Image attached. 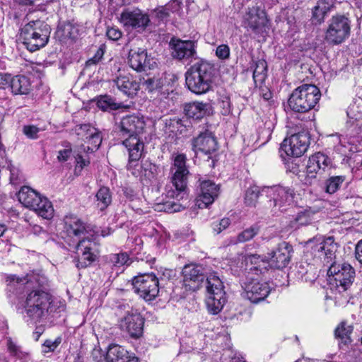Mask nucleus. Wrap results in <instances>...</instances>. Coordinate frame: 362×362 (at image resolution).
I'll return each instance as SVG.
<instances>
[{
  "label": "nucleus",
  "mask_w": 362,
  "mask_h": 362,
  "mask_svg": "<svg viewBox=\"0 0 362 362\" xmlns=\"http://www.w3.org/2000/svg\"><path fill=\"white\" fill-rule=\"evenodd\" d=\"M50 33V27L47 23L41 21H33L21 29L20 37L27 49L35 52L47 44Z\"/></svg>",
  "instance_id": "obj_4"
},
{
  "label": "nucleus",
  "mask_w": 362,
  "mask_h": 362,
  "mask_svg": "<svg viewBox=\"0 0 362 362\" xmlns=\"http://www.w3.org/2000/svg\"><path fill=\"white\" fill-rule=\"evenodd\" d=\"M242 287L243 289V297L249 300L252 303H257L264 300L271 291V288L268 283L260 282L254 279L244 282Z\"/></svg>",
  "instance_id": "obj_11"
},
{
  "label": "nucleus",
  "mask_w": 362,
  "mask_h": 362,
  "mask_svg": "<svg viewBox=\"0 0 362 362\" xmlns=\"http://www.w3.org/2000/svg\"><path fill=\"white\" fill-rule=\"evenodd\" d=\"M260 194L257 186H251L247 189L244 197V203L246 206L253 207L256 206Z\"/></svg>",
  "instance_id": "obj_42"
},
{
  "label": "nucleus",
  "mask_w": 362,
  "mask_h": 362,
  "mask_svg": "<svg viewBox=\"0 0 362 362\" xmlns=\"http://www.w3.org/2000/svg\"><path fill=\"white\" fill-rule=\"evenodd\" d=\"M181 2L178 0H172L166 6V10L175 12L180 8Z\"/></svg>",
  "instance_id": "obj_61"
},
{
  "label": "nucleus",
  "mask_w": 362,
  "mask_h": 362,
  "mask_svg": "<svg viewBox=\"0 0 362 362\" xmlns=\"http://www.w3.org/2000/svg\"><path fill=\"white\" fill-rule=\"evenodd\" d=\"M267 189V193L272 197V199L269 202V206L272 207V212L276 214L279 211L286 210V206L288 205L293 199L292 192L290 189L279 186Z\"/></svg>",
  "instance_id": "obj_15"
},
{
  "label": "nucleus",
  "mask_w": 362,
  "mask_h": 362,
  "mask_svg": "<svg viewBox=\"0 0 362 362\" xmlns=\"http://www.w3.org/2000/svg\"><path fill=\"white\" fill-rule=\"evenodd\" d=\"M260 231V227L257 224H253L238 233L235 243H243L254 238Z\"/></svg>",
  "instance_id": "obj_35"
},
{
  "label": "nucleus",
  "mask_w": 362,
  "mask_h": 362,
  "mask_svg": "<svg viewBox=\"0 0 362 362\" xmlns=\"http://www.w3.org/2000/svg\"><path fill=\"white\" fill-rule=\"evenodd\" d=\"M129 256L127 253L110 254L105 257L106 264L111 267H120L129 261Z\"/></svg>",
  "instance_id": "obj_36"
},
{
  "label": "nucleus",
  "mask_w": 362,
  "mask_h": 362,
  "mask_svg": "<svg viewBox=\"0 0 362 362\" xmlns=\"http://www.w3.org/2000/svg\"><path fill=\"white\" fill-rule=\"evenodd\" d=\"M230 224V221L228 218H222L218 223L215 222L213 223V229L217 233H220L222 230H225Z\"/></svg>",
  "instance_id": "obj_50"
},
{
  "label": "nucleus",
  "mask_w": 362,
  "mask_h": 362,
  "mask_svg": "<svg viewBox=\"0 0 362 362\" xmlns=\"http://www.w3.org/2000/svg\"><path fill=\"white\" fill-rule=\"evenodd\" d=\"M61 343V339L57 338L54 341L50 339L46 340L42 344V352L46 354L54 351Z\"/></svg>",
  "instance_id": "obj_48"
},
{
  "label": "nucleus",
  "mask_w": 362,
  "mask_h": 362,
  "mask_svg": "<svg viewBox=\"0 0 362 362\" xmlns=\"http://www.w3.org/2000/svg\"><path fill=\"white\" fill-rule=\"evenodd\" d=\"M93 245L94 243L88 238L78 240L76 245V252L78 257L76 264L78 268H85L95 261V255L92 252Z\"/></svg>",
  "instance_id": "obj_19"
},
{
  "label": "nucleus",
  "mask_w": 362,
  "mask_h": 362,
  "mask_svg": "<svg viewBox=\"0 0 362 362\" xmlns=\"http://www.w3.org/2000/svg\"><path fill=\"white\" fill-rule=\"evenodd\" d=\"M39 132L40 129L35 125H25L23 127V134L31 139H37Z\"/></svg>",
  "instance_id": "obj_49"
},
{
  "label": "nucleus",
  "mask_w": 362,
  "mask_h": 362,
  "mask_svg": "<svg viewBox=\"0 0 362 362\" xmlns=\"http://www.w3.org/2000/svg\"><path fill=\"white\" fill-rule=\"evenodd\" d=\"M267 65L264 59L257 60L253 71V78L255 83L264 81L267 75Z\"/></svg>",
  "instance_id": "obj_43"
},
{
  "label": "nucleus",
  "mask_w": 362,
  "mask_h": 362,
  "mask_svg": "<svg viewBox=\"0 0 362 362\" xmlns=\"http://www.w3.org/2000/svg\"><path fill=\"white\" fill-rule=\"evenodd\" d=\"M315 212L309 209H305L297 214L292 222L293 227L299 226H305L311 223Z\"/></svg>",
  "instance_id": "obj_41"
},
{
  "label": "nucleus",
  "mask_w": 362,
  "mask_h": 362,
  "mask_svg": "<svg viewBox=\"0 0 362 362\" xmlns=\"http://www.w3.org/2000/svg\"><path fill=\"white\" fill-rule=\"evenodd\" d=\"M355 255L356 259L362 264V240H361L356 245Z\"/></svg>",
  "instance_id": "obj_63"
},
{
  "label": "nucleus",
  "mask_w": 362,
  "mask_h": 362,
  "mask_svg": "<svg viewBox=\"0 0 362 362\" xmlns=\"http://www.w3.org/2000/svg\"><path fill=\"white\" fill-rule=\"evenodd\" d=\"M106 35L110 40L116 41L121 38L122 33L118 28H110L107 30Z\"/></svg>",
  "instance_id": "obj_54"
},
{
  "label": "nucleus",
  "mask_w": 362,
  "mask_h": 362,
  "mask_svg": "<svg viewBox=\"0 0 362 362\" xmlns=\"http://www.w3.org/2000/svg\"><path fill=\"white\" fill-rule=\"evenodd\" d=\"M9 170H10V180L11 182L13 185L16 184L18 180V170L13 166H9Z\"/></svg>",
  "instance_id": "obj_62"
},
{
  "label": "nucleus",
  "mask_w": 362,
  "mask_h": 362,
  "mask_svg": "<svg viewBox=\"0 0 362 362\" xmlns=\"http://www.w3.org/2000/svg\"><path fill=\"white\" fill-rule=\"evenodd\" d=\"M120 22L127 29L144 30L150 22L148 16L140 9L127 8L120 16Z\"/></svg>",
  "instance_id": "obj_12"
},
{
  "label": "nucleus",
  "mask_w": 362,
  "mask_h": 362,
  "mask_svg": "<svg viewBox=\"0 0 362 362\" xmlns=\"http://www.w3.org/2000/svg\"><path fill=\"white\" fill-rule=\"evenodd\" d=\"M91 356L95 362H107V353L105 354L100 349H94Z\"/></svg>",
  "instance_id": "obj_52"
},
{
  "label": "nucleus",
  "mask_w": 362,
  "mask_h": 362,
  "mask_svg": "<svg viewBox=\"0 0 362 362\" xmlns=\"http://www.w3.org/2000/svg\"><path fill=\"white\" fill-rule=\"evenodd\" d=\"M214 66L204 61L191 66L185 73V82L188 89L197 95L209 92L212 88Z\"/></svg>",
  "instance_id": "obj_3"
},
{
  "label": "nucleus",
  "mask_w": 362,
  "mask_h": 362,
  "mask_svg": "<svg viewBox=\"0 0 362 362\" xmlns=\"http://www.w3.org/2000/svg\"><path fill=\"white\" fill-rule=\"evenodd\" d=\"M77 165H79L81 168L86 166L89 163V160L84 158L81 154L78 153L76 157Z\"/></svg>",
  "instance_id": "obj_64"
},
{
  "label": "nucleus",
  "mask_w": 362,
  "mask_h": 362,
  "mask_svg": "<svg viewBox=\"0 0 362 362\" xmlns=\"http://www.w3.org/2000/svg\"><path fill=\"white\" fill-rule=\"evenodd\" d=\"M246 21L247 25L256 33H262L267 23L266 16L263 12L258 13L250 11Z\"/></svg>",
  "instance_id": "obj_27"
},
{
  "label": "nucleus",
  "mask_w": 362,
  "mask_h": 362,
  "mask_svg": "<svg viewBox=\"0 0 362 362\" xmlns=\"http://www.w3.org/2000/svg\"><path fill=\"white\" fill-rule=\"evenodd\" d=\"M97 105L103 111L115 110L121 107L119 103H117L113 98L107 95L100 96Z\"/></svg>",
  "instance_id": "obj_39"
},
{
  "label": "nucleus",
  "mask_w": 362,
  "mask_h": 362,
  "mask_svg": "<svg viewBox=\"0 0 362 362\" xmlns=\"http://www.w3.org/2000/svg\"><path fill=\"white\" fill-rule=\"evenodd\" d=\"M194 150L201 151L205 154H211L217 149V141L211 134L208 131L201 133L193 141Z\"/></svg>",
  "instance_id": "obj_22"
},
{
  "label": "nucleus",
  "mask_w": 362,
  "mask_h": 362,
  "mask_svg": "<svg viewBox=\"0 0 362 362\" xmlns=\"http://www.w3.org/2000/svg\"><path fill=\"white\" fill-rule=\"evenodd\" d=\"M87 141L89 144H90V146H85L84 145H81L78 150L79 153H81L82 151L93 152L97 150L102 142V138L100 136V132L95 129V132H93V135L89 136Z\"/></svg>",
  "instance_id": "obj_38"
},
{
  "label": "nucleus",
  "mask_w": 362,
  "mask_h": 362,
  "mask_svg": "<svg viewBox=\"0 0 362 362\" xmlns=\"http://www.w3.org/2000/svg\"><path fill=\"white\" fill-rule=\"evenodd\" d=\"M216 54L219 59H228L230 55L229 47L227 45H221L218 46L216 50Z\"/></svg>",
  "instance_id": "obj_51"
},
{
  "label": "nucleus",
  "mask_w": 362,
  "mask_h": 362,
  "mask_svg": "<svg viewBox=\"0 0 362 362\" xmlns=\"http://www.w3.org/2000/svg\"><path fill=\"white\" fill-rule=\"evenodd\" d=\"M41 195L29 187H23L18 192L19 202L25 207L33 209L37 206V202L41 198Z\"/></svg>",
  "instance_id": "obj_25"
},
{
  "label": "nucleus",
  "mask_w": 362,
  "mask_h": 362,
  "mask_svg": "<svg viewBox=\"0 0 362 362\" xmlns=\"http://www.w3.org/2000/svg\"><path fill=\"white\" fill-rule=\"evenodd\" d=\"M149 61L145 49L134 47L129 51L128 63L136 71H145L146 67L150 68Z\"/></svg>",
  "instance_id": "obj_21"
},
{
  "label": "nucleus",
  "mask_w": 362,
  "mask_h": 362,
  "mask_svg": "<svg viewBox=\"0 0 362 362\" xmlns=\"http://www.w3.org/2000/svg\"><path fill=\"white\" fill-rule=\"evenodd\" d=\"M145 127L144 117L136 115L123 117L117 124L119 134L126 137L122 144L128 151V170L136 165L143 155L144 144L140 136L144 132Z\"/></svg>",
  "instance_id": "obj_2"
},
{
  "label": "nucleus",
  "mask_w": 362,
  "mask_h": 362,
  "mask_svg": "<svg viewBox=\"0 0 362 362\" xmlns=\"http://www.w3.org/2000/svg\"><path fill=\"white\" fill-rule=\"evenodd\" d=\"M351 21L345 15H336L329 21L325 34L327 42L338 45L343 42L350 35Z\"/></svg>",
  "instance_id": "obj_8"
},
{
  "label": "nucleus",
  "mask_w": 362,
  "mask_h": 362,
  "mask_svg": "<svg viewBox=\"0 0 362 362\" xmlns=\"http://www.w3.org/2000/svg\"><path fill=\"white\" fill-rule=\"evenodd\" d=\"M183 284L187 290L196 291L204 282L205 275L199 265H186L182 269Z\"/></svg>",
  "instance_id": "obj_17"
},
{
  "label": "nucleus",
  "mask_w": 362,
  "mask_h": 362,
  "mask_svg": "<svg viewBox=\"0 0 362 362\" xmlns=\"http://www.w3.org/2000/svg\"><path fill=\"white\" fill-rule=\"evenodd\" d=\"M143 85L148 91H152L158 87L159 83L158 80L153 78H148L144 81Z\"/></svg>",
  "instance_id": "obj_57"
},
{
  "label": "nucleus",
  "mask_w": 362,
  "mask_h": 362,
  "mask_svg": "<svg viewBox=\"0 0 362 362\" xmlns=\"http://www.w3.org/2000/svg\"><path fill=\"white\" fill-rule=\"evenodd\" d=\"M347 127L351 135L358 134L362 125V107L356 103L351 104L346 111Z\"/></svg>",
  "instance_id": "obj_23"
},
{
  "label": "nucleus",
  "mask_w": 362,
  "mask_h": 362,
  "mask_svg": "<svg viewBox=\"0 0 362 362\" xmlns=\"http://www.w3.org/2000/svg\"><path fill=\"white\" fill-rule=\"evenodd\" d=\"M114 83L119 90L128 96H133L136 94L139 89V85L129 76H119L114 80Z\"/></svg>",
  "instance_id": "obj_26"
},
{
  "label": "nucleus",
  "mask_w": 362,
  "mask_h": 362,
  "mask_svg": "<svg viewBox=\"0 0 362 362\" xmlns=\"http://www.w3.org/2000/svg\"><path fill=\"white\" fill-rule=\"evenodd\" d=\"M169 126L173 127L174 129H177V131H180V133H182V129H180V128L184 127L185 125L182 119L175 117L170 119Z\"/></svg>",
  "instance_id": "obj_59"
},
{
  "label": "nucleus",
  "mask_w": 362,
  "mask_h": 362,
  "mask_svg": "<svg viewBox=\"0 0 362 362\" xmlns=\"http://www.w3.org/2000/svg\"><path fill=\"white\" fill-rule=\"evenodd\" d=\"M309 144L308 134L301 132L285 139L281 144V148L288 156L300 157L307 151Z\"/></svg>",
  "instance_id": "obj_10"
},
{
  "label": "nucleus",
  "mask_w": 362,
  "mask_h": 362,
  "mask_svg": "<svg viewBox=\"0 0 362 362\" xmlns=\"http://www.w3.org/2000/svg\"><path fill=\"white\" fill-rule=\"evenodd\" d=\"M352 332L351 326L346 325L344 322L340 324L335 329V336L340 339L339 346L342 348L351 342L350 334Z\"/></svg>",
  "instance_id": "obj_33"
},
{
  "label": "nucleus",
  "mask_w": 362,
  "mask_h": 362,
  "mask_svg": "<svg viewBox=\"0 0 362 362\" xmlns=\"http://www.w3.org/2000/svg\"><path fill=\"white\" fill-rule=\"evenodd\" d=\"M120 328L132 338H139L143 333L144 319L136 310L127 311L119 321Z\"/></svg>",
  "instance_id": "obj_14"
},
{
  "label": "nucleus",
  "mask_w": 362,
  "mask_h": 362,
  "mask_svg": "<svg viewBox=\"0 0 362 362\" xmlns=\"http://www.w3.org/2000/svg\"><path fill=\"white\" fill-rule=\"evenodd\" d=\"M315 158L317 159H320V157H322L323 158L322 160H322V162H317V164L318 165L320 166V170H325L326 168H327L329 165H330V159L327 156H325V154L323 153H315Z\"/></svg>",
  "instance_id": "obj_56"
},
{
  "label": "nucleus",
  "mask_w": 362,
  "mask_h": 362,
  "mask_svg": "<svg viewBox=\"0 0 362 362\" xmlns=\"http://www.w3.org/2000/svg\"><path fill=\"white\" fill-rule=\"evenodd\" d=\"M186 160L185 155L178 154L175 157L173 165L171 168L173 173V183L179 192H183L187 187L189 172L186 166Z\"/></svg>",
  "instance_id": "obj_13"
},
{
  "label": "nucleus",
  "mask_w": 362,
  "mask_h": 362,
  "mask_svg": "<svg viewBox=\"0 0 362 362\" xmlns=\"http://www.w3.org/2000/svg\"><path fill=\"white\" fill-rule=\"evenodd\" d=\"M74 131L81 139L87 140L90 135H93V132H95V128L89 124H83L76 126Z\"/></svg>",
  "instance_id": "obj_46"
},
{
  "label": "nucleus",
  "mask_w": 362,
  "mask_h": 362,
  "mask_svg": "<svg viewBox=\"0 0 362 362\" xmlns=\"http://www.w3.org/2000/svg\"><path fill=\"white\" fill-rule=\"evenodd\" d=\"M206 291L208 297L206 300L209 313L216 315L223 309L226 302L224 286L219 277L210 274L206 279Z\"/></svg>",
  "instance_id": "obj_7"
},
{
  "label": "nucleus",
  "mask_w": 362,
  "mask_h": 362,
  "mask_svg": "<svg viewBox=\"0 0 362 362\" xmlns=\"http://www.w3.org/2000/svg\"><path fill=\"white\" fill-rule=\"evenodd\" d=\"M320 96V91L316 86L303 84L293 91L288 103L293 111L307 112L315 106Z\"/></svg>",
  "instance_id": "obj_5"
},
{
  "label": "nucleus",
  "mask_w": 362,
  "mask_h": 362,
  "mask_svg": "<svg viewBox=\"0 0 362 362\" xmlns=\"http://www.w3.org/2000/svg\"><path fill=\"white\" fill-rule=\"evenodd\" d=\"M51 303V296L48 293L33 290L28 294L24 308L32 320L39 322L47 315Z\"/></svg>",
  "instance_id": "obj_6"
},
{
  "label": "nucleus",
  "mask_w": 362,
  "mask_h": 362,
  "mask_svg": "<svg viewBox=\"0 0 362 362\" xmlns=\"http://www.w3.org/2000/svg\"><path fill=\"white\" fill-rule=\"evenodd\" d=\"M247 261L253 265L250 268L251 272H254L257 274L258 272L262 274L264 272V271L267 270L265 267L267 262L258 255H248L247 257Z\"/></svg>",
  "instance_id": "obj_40"
},
{
  "label": "nucleus",
  "mask_w": 362,
  "mask_h": 362,
  "mask_svg": "<svg viewBox=\"0 0 362 362\" xmlns=\"http://www.w3.org/2000/svg\"><path fill=\"white\" fill-rule=\"evenodd\" d=\"M308 243L311 245V253L315 258L319 259L324 263L331 264L327 273L332 292L336 295L346 292L352 285L355 271L349 264L332 263L338 247L334 238L315 237Z\"/></svg>",
  "instance_id": "obj_1"
},
{
  "label": "nucleus",
  "mask_w": 362,
  "mask_h": 362,
  "mask_svg": "<svg viewBox=\"0 0 362 362\" xmlns=\"http://www.w3.org/2000/svg\"><path fill=\"white\" fill-rule=\"evenodd\" d=\"M201 192L197 200L199 208L207 207L218 196L219 187L211 180H204L200 184Z\"/></svg>",
  "instance_id": "obj_20"
},
{
  "label": "nucleus",
  "mask_w": 362,
  "mask_h": 362,
  "mask_svg": "<svg viewBox=\"0 0 362 362\" xmlns=\"http://www.w3.org/2000/svg\"><path fill=\"white\" fill-rule=\"evenodd\" d=\"M293 247L289 243H279L276 249L268 254L271 267L278 269L285 268L290 262Z\"/></svg>",
  "instance_id": "obj_16"
},
{
  "label": "nucleus",
  "mask_w": 362,
  "mask_h": 362,
  "mask_svg": "<svg viewBox=\"0 0 362 362\" xmlns=\"http://www.w3.org/2000/svg\"><path fill=\"white\" fill-rule=\"evenodd\" d=\"M154 207L156 211H163L168 213L180 211L183 209L180 204L176 203L174 201H168L164 203H156Z\"/></svg>",
  "instance_id": "obj_45"
},
{
  "label": "nucleus",
  "mask_w": 362,
  "mask_h": 362,
  "mask_svg": "<svg viewBox=\"0 0 362 362\" xmlns=\"http://www.w3.org/2000/svg\"><path fill=\"white\" fill-rule=\"evenodd\" d=\"M332 5L329 0L318 1L313 8V18L315 23L324 21L325 16L329 12Z\"/></svg>",
  "instance_id": "obj_30"
},
{
  "label": "nucleus",
  "mask_w": 362,
  "mask_h": 362,
  "mask_svg": "<svg viewBox=\"0 0 362 362\" xmlns=\"http://www.w3.org/2000/svg\"><path fill=\"white\" fill-rule=\"evenodd\" d=\"M158 284V279L153 273L139 274L132 280L134 292L146 301H151L157 297Z\"/></svg>",
  "instance_id": "obj_9"
},
{
  "label": "nucleus",
  "mask_w": 362,
  "mask_h": 362,
  "mask_svg": "<svg viewBox=\"0 0 362 362\" xmlns=\"http://www.w3.org/2000/svg\"><path fill=\"white\" fill-rule=\"evenodd\" d=\"M64 231L71 238H79L81 235L88 233L85 224L78 217L72 215L64 218Z\"/></svg>",
  "instance_id": "obj_24"
},
{
  "label": "nucleus",
  "mask_w": 362,
  "mask_h": 362,
  "mask_svg": "<svg viewBox=\"0 0 362 362\" xmlns=\"http://www.w3.org/2000/svg\"><path fill=\"white\" fill-rule=\"evenodd\" d=\"M10 88L15 95L28 94L30 90V83L26 76L17 75L13 76Z\"/></svg>",
  "instance_id": "obj_28"
},
{
  "label": "nucleus",
  "mask_w": 362,
  "mask_h": 362,
  "mask_svg": "<svg viewBox=\"0 0 362 362\" xmlns=\"http://www.w3.org/2000/svg\"><path fill=\"white\" fill-rule=\"evenodd\" d=\"M128 351L117 344H111L107 351V362H120L129 356Z\"/></svg>",
  "instance_id": "obj_32"
},
{
  "label": "nucleus",
  "mask_w": 362,
  "mask_h": 362,
  "mask_svg": "<svg viewBox=\"0 0 362 362\" xmlns=\"http://www.w3.org/2000/svg\"><path fill=\"white\" fill-rule=\"evenodd\" d=\"M208 106V104L200 102L189 103L185 107V115L192 119H202L207 114Z\"/></svg>",
  "instance_id": "obj_29"
},
{
  "label": "nucleus",
  "mask_w": 362,
  "mask_h": 362,
  "mask_svg": "<svg viewBox=\"0 0 362 362\" xmlns=\"http://www.w3.org/2000/svg\"><path fill=\"white\" fill-rule=\"evenodd\" d=\"M322 157H320V159L317 160V158H315V154L310 156L306 165L307 173L312 175L314 173H317L319 171H320V166L318 165L317 162H322Z\"/></svg>",
  "instance_id": "obj_47"
},
{
  "label": "nucleus",
  "mask_w": 362,
  "mask_h": 362,
  "mask_svg": "<svg viewBox=\"0 0 362 362\" xmlns=\"http://www.w3.org/2000/svg\"><path fill=\"white\" fill-rule=\"evenodd\" d=\"M7 347L8 352L12 356L16 357L17 358L25 361L28 359V353L23 351L21 346L17 345L11 339L8 340Z\"/></svg>",
  "instance_id": "obj_44"
},
{
  "label": "nucleus",
  "mask_w": 362,
  "mask_h": 362,
  "mask_svg": "<svg viewBox=\"0 0 362 362\" xmlns=\"http://www.w3.org/2000/svg\"><path fill=\"white\" fill-rule=\"evenodd\" d=\"M95 197L96 204L101 211L106 209L111 203V195L109 189L107 187H101L98 191Z\"/></svg>",
  "instance_id": "obj_37"
},
{
  "label": "nucleus",
  "mask_w": 362,
  "mask_h": 362,
  "mask_svg": "<svg viewBox=\"0 0 362 362\" xmlns=\"http://www.w3.org/2000/svg\"><path fill=\"white\" fill-rule=\"evenodd\" d=\"M345 180L346 177L344 175L330 176L325 182V192L330 194L335 193L339 189Z\"/></svg>",
  "instance_id": "obj_34"
},
{
  "label": "nucleus",
  "mask_w": 362,
  "mask_h": 362,
  "mask_svg": "<svg viewBox=\"0 0 362 362\" xmlns=\"http://www.w3.org/2000/svg\"><path fill=\"white\" fill-rule=\"evenodd\" d=\"M103 55L104 50L103 48L100 47L97 50L95 55L86 62V65L91 66L93 64H98L102 59Z\"/></svg>",
  "instance_id": "obj_55"
},
{
  "label": "nucleus",
  "mask_w": 362,
  "mask_h": 362,
  "mask_svg": "<svg viewBox=\"0 0 362 362\" xmlns=\"http://www.w3.org/2000/svg\"><path fill=\"white\" fill-rule=\"evenodd\" d=\"M29 281L28 276L20 278L16 275H9L6 277V282L8 284L11 283H21V284H26Z\"/></svg>",
  "instance_id": "obj_58"
},
{
  "label": "nucleus",
  "mask_w": 362,
  "mask_h": 362,
  "mask_svg": "<svg viewBox=\"0 0 362 362\" xmlns=\"http://www.w3.org/2000/svg\"><path fill=\"white\" fill-rule=\"evenodd\" d=\"M13 76L7 73L0 72V88L5 89L11 86Z\"/></svg>",
  "instance_id": "obj_53"
},
{
  "label": "nucleus",
  "mask_w": 362,
  "mask_h": 362,
  "mask_svg": "<svg viewBox=\"0 0 362 362\" xmlns=\"http://www.w3.org/2000/svg\"><path fill=\"white\" fill-rule=\"evenodd\" d=\"M39 216L45 219H50L54 215V209L52 203L44 197H41L39 202H37V206L33 209Z\"/></svg>",
  "instance_id": "obj_31"
},
{
  "label": "nucleus",
  "mask_w": 362,
  "mask_h": 362,
  "mask_svg": "<svg viewBox=\"0 0 362 362\" xmlns=\"http://www.w3.org/2000/svg\"><path fill=\"white\" fill-rule=\"evenodd\" d=\"M71 153V148H66L59 151L57 158L59 161H66Z\"/></svg>",
  "instance_id": "obj_60"
},
{
  "label": "nucleus",
  "mask_w": 362,
  "mask_h": 362,
  "mask_svg": "<svg viewBox=\"0 0 362 362\" xmlns=\"http://www.w3.org/2000/svg\"><path fill=\"white\" fill-rule=\"evenodd\" d=\"M170 46L173 57L179 60L192 59L197 54L195 42L192 40L172 38Z\"/></svg>",
  "instance_id": "obj_18"
}]
</instances>
